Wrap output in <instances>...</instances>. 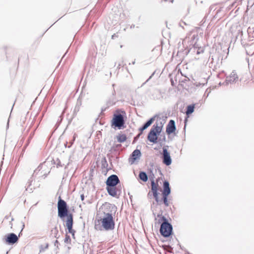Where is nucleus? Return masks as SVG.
<instances>
[{
    "label": "nucleus",
    "instance_id": "20",
    "mask_svg": "<svg viewBox=\"0 0 254 254\" xmlns=\"http://www.w3.org/2000/svg\"><path fill=\"white\" fill-rule=\"evenodd\" d=\"M164 123H165V121L164 120H162L160 122L157 121L155 124V125H156L157 126L160 127H161L162 128Z\"/></svg>",
    "mask_w": 254,
    "mask_h": 254
},
{
    "label": "nucleus",
    "instance_id": "15",
    "mask_svg": "<svg viewBox=\"0 0 254 254\" xmlns=\"http://www.w3.org/2000/svg\"><path fill=\"white\" fill-rule=\"evenodd\" d=\"M141 156V152L140 150L136 149L134 150L132 153V159L133 160H136Z\"/></svg>",
    "mask_w": 254,
    "mask_h": 254
},
{
    "label": "nucleus",
    "instance_id": "9",
    "mask_svg": "<svg viewBox=\"0 0 254 254\" xmlns=\"http://www.w3.org/2000/svg\"><path fill=\"white\" fill-rule=\"evenodd\" d=\"M238 79V75L235 71H233L231 73L229 76L226 77V84L232 83Z\"/></svg>",
    "mask_w": 254,
    "mask_h": 254
},
{
    "label": "nucleus",
    "instance_id": "19",
    "mask_svg": "<svg viewBox=\"0 0 254 254\" xmlns=\"http://www.w3.org/2000/svg\"><path fill=\"white\" fill-rule=\"evenodd\" d=\"M118 142L122 143L126 140L127 137L125 135L121 134L117 136V137Z\"/></svg>",
    "mask_w": 254,
    "mask_h": 254
},
{
    "label": "nucleus",
    "instance_id": "4",
    "mask_svg": "<svg viewBox=\"0 0 254 254\" xmlns=\"http://www.w3.org/2000/svg\"><path fill=\"white\" fill-rule=\"evenodd\" d=\"M125 124V121L123 115L121 114H115L112 120V126L121 129Z\"/></svg>",
    "mask_w": 254,
    "mask_h": 254
},
{
    "label": "nucleus",
    "instance_id": "1",
    "mask_svg": "<svg viewBox=\"0 0 254 254\" xmlns=\"http://www.w3.org/2000/svg\"><path fill=\"white\" fill-rule=\"evenodd\" d=\"M101 221L102 226L105 230L108 231L114 229L115 223L111 214L106 213Z\"/></svg>",
    "mask_w": 254,
    "mask_h": 254
},
{
    "label": "nucleus",
    "instance_id": "16",
    "mask_svg": "<svg viewBox=\"0 0 254 254\" xmlns=\"http://www.w3.org/2000/svg\"><path fill=\"white\" fill-rule=\"evenodd\" d=\"M139 177L140 180L143 182H146L148 180V177L145 172H141L139 174Z\"/></svg>",
    "mask_w": 254,
    "mask_h": 254
},
{
    "label": "nucleus",
    "instance_id": "10",
    "mask_svg": "<svg viewBox=\"0 0 254 254\" xmlns=\"http://www.w3.org/2000/svg\"><path fill=\"white\" fill-rule=\"evenodd\" d=\"M158 185L157 183H155L154 180L151 181V190L153 192V196L154 197L156 201L158 202Z\"/></svg>",
    "mask_w": 254,
    "mask_h": 254
},
{
    "label": "nucleus",
    "instance_id": "22",
    "mask_svg": "<svg viewBox=\"0 0 254 254\" xmlns=\"http://www.w3.org/2000/svg\"><path fill=\"white\" fill-rule=\"evenodd\" d=\"M156 117V116H154L146 123V124L148 125V127H149L153 123V122L155 120Z\"/></svg>",
    "mask_w": 254,
    "mask_h": 254
},
{
    "label": "nucleus",
    "instance_id": "6",
    "mask_svg": "<svg viewBox=\"0 0 254 254\" xmlns=\"http://www.w3.org/2000/svg\"><path fill=\"white\" fill-rule=\"evenodd\" d=\"M119 182L120 180L118 176L116 175H112L108 178L106 184L109 187H115Z\"/></svg>",
    "mask_w": 254,
    "mask_h": 254
},
{
    "label": "nucleus",
    "instance_id": "3",
    "mask_svg": "<svg viewBox=\"0 0 254 254\" xmlns=\"http://www.w3.org/2000/svg\"><path fill=\"white\" fill-rule=\"evenodd\" d=\"M58 215L63 218L67 215V207L66 202L63 199H60L58 203Z\"/></svg>",
    "mask_w": 254,
    "mask_h": 254
},
{
    "label": "nucleus",
    "instance_id": "17",
    "mask_svg": "<svg viewBox=\"0 0 254 254\" xmlns=\"http://www.w3.org/2000/svg\"><path fill=\"white\" fill-rule=\"evenodd\" d=\"M151 129L153 130L155 132L159 134L161 132L162 128L156 125H154Z\"/></svg>",
    "mask_w": 254,
    "mask_h": 254
},
{
    "label": "nucleus",
    "instance_id": "13",
    "mask_svg": "<svg viewBox=\"0 0 254 254\" xmlns=\"http://www.w3.org/2000/svg\"><path fill=\"white\" fill-rule=\"evenodd\" d=\"M171 190L169 187V183L167 181H165L163 184V195L168 196L170 193Z\"/></svg>",
    "mask_w": 254,
    "mask_h": 254
},
{
    "label": "nucleus",
    "instance_id": "28",
    "mask_svg": "<svg viewBox=\"0 0 254 254\" xmlns=\"http://www.w3.org/2000/svg\"><path fill=\"white\" fill-rule=\"evenodd\" d=\"M75 138V135H74V136H73V140H74Z\"/></svg>",
    "mask_w": 254,
    "mask_h": 254
},
{
    "label": "nucleus",
    "instance_id": "25",
    "mask_svg": "<svg viewBox=\"0 0 254 254\" xmlns=\"http://www.w3.org/2000/svg\"><path fill=\"white\" fill-rule=\"evenodd\" d=\"M69 241H70V237L69 236L66 235L64 239V242L68 243Z\"/></svg>",
    "mask_w": 254,
    "mask_h": 254
},
{
    "label": "nucleus",
    "instance_id": "29",
    "mask_svg": "<svg viewBox=\"0 0 254 254\" xmlns=\"http://www.w3.org/2000/svg\"><path fill=\"white\" fill-rule=\"evenodd\" d=\"M72 143H73L72 142H71L70 143V145L72 144Z\"/></svg>",
    "mask_w": 254,
    "mask_h": 254
},
{
    "label": "nucleus",
    "instance_id": "12",
    "mask_svg": "<svg viewBox=\"0 0 254 254\" xmlns=\"http://www.w3.org/2000/svg\"><path fill=\"white\" fill-rule=\"evenodd\" d=\"M157 134H158L155 132L153 130L151 129L148 134L147 138L150 142L156 143L157 140Z\"/></svg>",
    "mask_w": 254,
    "mask_h": 254
},
{
    "label": "nucleus",
    "instance_id": "2",
    "mask_svg": "<svg viewBox=\"0 0 254 254\" xmlns=\"http://www.w3.org/2000/svg\"><path fill=\"white\" fill-rule=\"evenodd\" d=\"M161 220L163 221V222L162 223L160 227V233L164 237H168L171 234L172 231V225L167 222L165 217H161Z\"/></svg>",
    "mask_w": 254,
    "mask_h": 254
},
{
    "label": "nucleus",
    "instance_id": "26",
    "mask_svg": "<svg viewBox=\"0 0 254 254\" xmlns=\"http://www.w3.org/2000/svg\"><path fill=\"white\" fill-rule=\"evenodd\" d=\"M203 52V50L202 49H201V50L198 49L197 51V54H199Z\"/></svg>",
    "mask_w": 254,
    "mask_h": 254
},
{
    "label": "nucleus",
    "instance_id": "5",
    "mask_svg": "<svg viewBox=\"0 0 254 254\" xmlns=\"http://www.w3.org/2000/svg\"><path fill=\"white\" fill-rule=\"evenodd\" d=\"M163 162L167 166L170 165L172 163V160L169 152L167 149L164 147L162 154Z\"/></svg>",
    "mask_w": 254,
    "mask_h": 254
},
{
    "label": "nucleus",
    "instance_id": "23",
    "mask_svg": "<svg viewBox=\"0 0 254 254\" xmlns=\"http://www.w3.org/2000/svg\"><path fill=\"white\" fill-rule=\"evenodd\" d=\"M167 196H168L163 195V201L166 206L169 205V204L168 202V200H167Z\"/></svg>",
    "mask_w": 254,
    "mask_h": 254
},
{
    "label": "nucleus",
    "instance_id": "14",
    "mask_svg": "<svg viewBox=\"0 0 254 254\" xmlns=\"http://www.w3.org/2000/svg\"><path fill=\"white\" fill-rule=\"evenodd\" d=\"M107 190L109 194L114 197L117 196V191L116 188L115 187H109L107 188Z\"/></svg>",
    "mask_w": 254,
    "mask_h": 254
},
{
    "label": "nucleus",
    "instance_id": "27",
    "mask_svg": "<svg viewBox=\"0 0 254 254\" xmlns=\"http://www.w3.org/2000/svg\"><path fill=\"white\" fill-rule=\"evenodd\" d=\"M80 197H81V199L82 200H84V195H83V194H81V195H80Z\"/></svg>",
    "mask_w": 254,
    "mask_h": 254
},
{
    "label": "nucleus",
    "instance_id": "24",
    "mask_svg": "<svg viewBox=\"0 0 254 254\" xmlns=\"http://www.w3.org/2000/svg\"><path fill=\"white\" fill-rule=\"evenodd\" d=\"M148 127V125L145 123L143 127L140 128V130L141 131H142L143 130H145Z\"/></svg>",
    "mask_w": 254,
    "mask_h": 254
},
{
    "label": "nucleus",
    "instance_id": "30",
    "mask_svg": "<svg viewBox=\"0 0 254 254\" xmlns=\"http://www.w3.org/2000/svg\"><path fill=\"white\" fill-rule=\"evenodd\" d=\"M165 1H167V0H164Z\"/></svg>",
    "mask_w": 254,
    "mask_h": 254
},
{
    "label": "nucleus",
    "instance_id": "21",
    "mask_svg": "<svg viewBox=\"0 0 254 254\" xmlns=\"http://www.w3.org/2000/svg\"><path fill=\"white\" fill-rule=\"evenodd\" d=\"M156 117V116H154L146 123V124L148 125V127H149L153 123V122L155 120Z\"/></svg>",
    "mask_w": 254,
    "mask_h": 254
},
{
    "label": "nucleus",
    "instance_id": "11",
    "mask_svg": "<svg viewBox=\"0 0 254 254\" xmlns=\"http://www.w3.org/2000/svg\"><path fill=\"white\" fill-rule=\"evenodd\" d=\"M17 236L14 233L8 234L6 238V242L8 244H14L18 241Z\"/></svg>",
    "mask_w": 254,
    "mask_h": 254
},
{
    "label": "nucleus",
    "instance_id": "18",
    "mask_svg": "<svg viewBox=\"0 0 254 254\" xmlns=\"http://www.w3.org/2000/svg\"><path fill=\"white\" fill-rule=\"evenodd\" d=\"M194 105H189L187 107V109L186 111L187 115H189L191 113H192L194 111Z\"/></svg>",
    "mask_w": 254,
    "mask_h": 254
},
{
    "label": "nucleus",
    "instance_id": "8",
    "mask_svg": "<svg viewBox=\"0 0 254 254\" xmlns=\"http://www.w3.org/2000/svg\"><path fill=\"white\" fill-rule=\"evenodd\" d=\"M72 224H73L72 216L71 214H70L67 216V220L66 221V226L67 227V228L68 229V232L70 233H72V235H74V233H73V232L74 231L72 229Z\"/></svg>",
    "mask_w": 254,
    "mask_h": 254
},
{
    "label": "nucleus",
    "instance_id": "7",
    "mask_svg": "<svg viewBox=\"0 0 254 254\" xmlns=\"http://www.w3.org/2000/svg\"><path fill=\"white\" fill-rule=\"evenodd\" d=\"M176 130L175 123L174 120H170L166 127V132L168 134H170L174 132Z\"/></svg>",
    "mask_w": 254,
    "mask_h": 254
}]
</instances>
